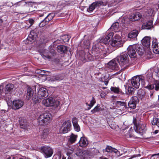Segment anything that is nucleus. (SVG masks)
I'll list each match as a JSON object with an SVG mask.
<instances>
[{
	"instance_id": "obj_49",
	"label": "nucleus",
	"mask_w": 159,
	"mask_h": 159,
	"mask_svg": "<svg viewBox=\"0 0 159 159\" xmlns=\"http://www.w3.org/2000/svg\"><path fill=\"white\" fill-rule=\"evenodd\" d=\"M73 126L75 131L79 132L80 130V128L78 124L73 125Z\"/></svg>"
},
{
	"instance_id": "obj_35",
	"label": "nucleus",
	"mask_w": 159,
	"mask_h": 159,
	"mask_svg": "<svg viewBox=\"0 0 159 159\" xmlns=\"http://www.w3.org/2000/svg\"><path fill=\"white\" fill-rule=\"evenodd\" d=\"M48 7H46L42 10H39L36 11V13L39 15V16L41 17L45 15L46 14V10H48Z\"/></svg>"
},
{
	"instance_id": "obj_54",
	"label": "nucleus",
	"mask_w": 159,
	"mask_h": 159,
	"mask_svg": "<svg viewBox=\"0 0 159 159\" xmlns=\"http://www.w3.org/2000/svg\"><path fill=\"white\" fill-rule=\"evenodd\" d=\"M36 73L41 75H44V74L45 73L44 70H37L36 71Z\"/></svg>"
},
{
	"instance_id": "obj_38",
	"label": "nucleus",
	"mask_w": 159,
	"mask_h": 159,
	"mask_svg": "<svg viewBox=\"0 0 159 159\" xmlns=\"http://www.w3.org/2000/svg\"><path fill=\"white\" fill-rule=\"evenodd\" d=\"M124 2L123 0H114L113 3L111 4V6H113L119 3L120 5Z\"/></svg>"
},
{
	"instance_id": "obj_61",
	"label": "nucleus",
	"mask_w": 159,
	"mask_h": 159,
	"mask_svg": "<svg viewBox=\"0 0 159 159\" xmlns=\"http://www.w3.org/2000/svg\"><path fill=\"white\" fill-rule=\"evenodd\" d=\"M118 156H120L121 155L120 154V152L118 151V152L115 153Z\"/></svg>"
},
{
	"instance_id": "obj_50",
	"label": "nucleus",
	"mask_w": 159,
	"mask_h": 159,
	"mask_svg": "<svg viewBox=\"0 0 159 159\" xmlns=\"http://www.w3.org/2000/svg\"><path fill=\"white\" fill-rule=\"evenodd\" d=\"M61 79L60 78V76L59 75H57L55 76H53L51 80V81H55V80H59Z\"/></svg>"
},
{
	"instance_id": "obj_62",
	"label": "nucleus",
	"mask_w": 159,
	"mask_h": 159,
	"mask_svg": "<svg viewBox=\"0 0 159 159\" xmlns=\"http://www.w3.org/2000/svg\"><path fill=\"white\" fill-rule=\"evenodd\" d=\"M141 91V92H142V96H144V95H145V92H144L143 91Z\"/></svg>"
},
{
	"instance_id": "obj_45",
	"label": "nucleus",
	"mask_w": 159,
	"mask_h": 159,
	"mask_svg": "<svg viewBox=\"0 0 159 159\" xmlns=\"http://www.w3.org/2000/svg\"><path fill=\"white\" fill-rule=\"evenodd\" d=\"M154 84L155 85V89L156 91L159 90V81L157 80L155 81Z\"/></svg>"
},
{
	"instance_id": "obj_5",
	"label": "nucleus",
	"mask_w": 159,
	"mask_h": 159,
	"mask_svg": "<svg viewBox=\"0 0 159 159\" xmlns=\"http://www.w3.org/2000/svg\"><path fill=\"white\" fill-rule=\"evenodd\" d=\"M42 103L45 106H52L54 108H56L59 105V101L54 99L52 98L44 99L43 100Z\"/></svg>"
},
{
	"instance_id": "obj_59",
	"label": "nucleus",
	"mask_w": 159,
	"mask_h": 159,
	"mask_svg": "<svg viewBox=\"0 0 159 159\" xmlns=\"http://www.w3.org/2000/svg\"><path fill=\"white\" fill-rule=\"evenodd\" d=\"M157 155H158L159 156V153H157V154H153L152 155V156H151V159H152V158L154 156H157Z\"/></svg>"
},
{
	"instance_id": "obj_11",
	"label": "nucleus",
	"mask_w": 159,
	"mask_h": 159,
	"mask_svg": "<svg viewBox=\"0 0 159 159\" xmlns=\"http://www.w3.org/2000/svg\"><path fill=\"white\" fill-rule=\"evenodd\" d=\"M71 126V123L69 120L64 122L62 124L60 128V133L64 134L67 133L70 130V128Z\"/></svg>"
},
{
	"instance_id": "obj_28",
	"label": "nucleus",
	"mask_w": 159,
	"mask_h": 159,
	"mask_svg": "<svg viewBox=\"0 0 159 159\" xmlns=\"http://www.w3.org/2000/svg\"><path fill=\"white\" fill-rule=\"evenodd\" d=\"M14 88V85L12 84H7L5 88V91L6 96V94L11 93L13 91V89Z\"/></svg>"
},
{
	"instance_id": "obj_7",
	"label": "nucleus",
	"mask_w": 159,
	"mask_h": 159,
	"mask_svg": "<svg viewBox=\"0 0 159 159\" xmlns=\"http://www.w3.org/2000/svg\"><path fill=\"white\" fill-rule=\"evenodd\" d=\"M146 79L147 80L145 82V84L143 85L144 87L149 90H152L154 88V85L152 84L150 82L153 81L154 79L152 77V75L151 72H148L146 76Z\"/></svg>"
},
{
	"instance_id": "obj_44",
	"label": "nucleus",
	"mask_w": 159,
	"mask_h": 159,
	"mask_svg": "<svg viewBox=\"0 0 159 159\" xmlns=\"http://www.w3.org/2000/svg\"><path fill=\"white\" fill-rule=\"evenodd\" d=\"M100 109L101 108L99 107L98 105H97L93 110L91 111V112L92 113H93L95 112L99 111H100Z\"/></svg>"
},
{
	"instance_id": "obj_36",
	"label": "nucleus",
	"mask_w": 159,
	"mask_h": 159,
	"mask_svg": "<svg viewBox=\"0 0 159 159\" xmlns=\"http://www.w3.org/2000/svg\"><path fill=\"white\" fill-rule=\"evenodd\" d=\"M48 133L49 131L48 129H44L42 134L41 138L43 139L46 138L48 136Z\"/></svg>"
},
{
	"instance_id": "obj_53",
	"label": "nucleus",
	"mask_w": 159,
	"mask_h": 159,
	"mask_svg": "<svg viewBox=\"0 0 159 159\" xmlns=\"http://www.w3.org/2000/svg\"><path fill=\"white\" fill-rule=\"evenodd\" d=\"M64 38H66L65 39L63 40V41L64 42H68V41L69 40V39H70V37H69L67 35H65L64 36H62V39H63Z\"/></svg>"
},
{
	"instance_id": "obj_9",
	"label": "nucleus",
	"mask_w": 159,
	"mask_h": 159,
	"mask_svg": "<svg viewBox=\"0 0 159 159\" xmlns=\"http://www.w3.org/2000/svg\"><path fill=\"white\" fill-rule=\"evenodd\" d=\"M117 61L116 58L114 59L108 63L107 69L108 72H110L113 70H118L120 69L117 63Z\"/></svg>"
},
{
	"instance_id": "obj_22",
	"label": "nucleus",
	"mask_w": 159,
	"mask_h": 159,
	"mask_svg": "<svg viewBox=\"0 0 159 159\" xmlns=\"http://www.w3.org/2000/svg\"><path fill=\"white\" fill-rule=\"evenodd\" d=\"M142 16V15L140 13L137 12L131 15L129 17V19L130 21H134L140 19Z\"/></svg>"
},
{
	"instance_id": "obj_19",
	"label": "nucleus",
	"mask_w": 159,
	"mask_h": 159,
	"mask_svg": "<svg viewBox=\"0 0 159 159\" xmlns=\"http://www.w3.org/2000/svg\"><path fill=\"white\" fill-rule=\"evenodd\" d=\"M146 125L144 124H139L136 126L135 129L136 132L138 133L143 134L146 131Z\"/></svg>"
},
{
	"instance_id": "obj_21",
	"label": "nucleus",
	"mask_w": 159,
	"mask_h": 159,
	"mask_svg": "<svg viewBox=\"0 0 159 159\" xmlns=\"http://www.w3.org/2000/svg\"><path fill=\"white\" fill-rule=\"evenodd\" d=\"M152 47L154 53L156 54H159V45L157 44V39L154 38L153 39Z\"/></svg>"
},
{
	"instance_id": "obj_63",
	"label": "nucleus",
	"mask_w": 159,
	"mask_h": 159,
	"mask_svg": "<svg viewBox=\"0 0 159 159\" xmlns=\"http://www.w3.org/2000/svg\"><path fill=\"white\" fill-rule=\"evenodd\" d=\"M153 93L152 92H151L150 93V96L152 97L153 95Z\"/></svg>"
},
{
	"instance_id": "obj_37",
	"label": "nucleus",
	"mask_w": 159,
	"mask_h": 159,
	"mask_svg": "<svg viewBox=\"0 0 159 159\" xmlns=\"http://www.w3.org/2000/svg\"><path fill=\"white\" fill-rule=\"evenodd\" d=\"M54 16V15L53 13H49L48 15H45L46 16L44 19L48 22L53 18Z\"/></svg>"
},
{
	"instance_id": "obj_6",
	"label": "nucleus",
	"mask_w": 159,
	"mask_h": 159,
	"mask_svg": "<svg viewBox=\"0 0 159 159\" xmlns=\"http://www.w3.org/2000/svg\"><path fill=\"white\" fill-rule=\"evenodd\" d=\"M116 59L121 66L124 67L125 68L128 65L129 59L128 57L127 54L121 55L117 56Z\"/></svg>"
},
{
	"instance_id": "obj_3",
	"label": "nucleus",
	"mask_w": 159,
	"mask_h": 159,
	"mask_svg": "<svg viewBox=\"0 0 159 159\" xmlns=\"http://www.w3.org/2000/svg\"><path fill=\"white\" fill-rule=\"evenodd\" d=\"M121 34L115 33V36L112 38V39L111 41L110 44L111 46L116 48L122 46L125 41L122 39L121 37Z\"/></svg>"
},
{
	"instance_id": "obj_60",
	"label": "nucleus",
	"mask_w": 159,
	"mask_h": 159,
	"mask_svg": "<svg viewBox=\"0 0 159 159\" xmlns=\"http://www.w3.org/2000/svg\"><path fill=\"white\" fill-rule=\"evenodd\" d=\"M121 22L123 23H125L126 22V21L125 19H123L121 20Z\"/></svg>"
},
{
	"instance_id": "obj_40",
	"label": "nucleus",
	"mask_w": 159,
	"mask_h": 159,
	"mask_svg": "<svg viewBox=\"0 0 159 159\" xmlns=\"http://www.w3.org/2000/svg\"><path fill=\"white\" fill-rule=\"evenodd\" d=\"M111 90L112 91L116 93H118L120 92V89L118 87H111Z\"/></svg>"
},
{
	"instance_id": "obj_51",
	"label": "nucleus",
	"mask_w": 159,
	"mask_h": 159,
	"mask_svg": "<svg viewBox=\"0 0 159 159\" xmlns=\"http://www.w3.org/2000/svg\"><path fill=\"white\" fill-rule=\"evenodd\" d=\"M72 121L73 125L78 124V119L76 117L73 118L72 119Z\"/></svg>"
},
{
	"instance_id": "obj_46",
	"label": "nucleus",
	"mask_w": 159,
	"mask_h": 159,
	"mask_svg": "<svg viewBox=\"0 0 159 159\" xmlns=\"http://www.w3.org/2000/svg\"><path fill=\"white\" fill-rule=\"evenodd\" d=\"M129 101L133 102L135 103H138V98L136 96H133L131 98Z\"/></svg>"
},
{
	"instance_id": "obj_15",
	"label": "nucleus",
	"mask_w": 159,
	"mask_h": 159,
	"mask_svg": "<svg viewBox=\"0 0 159 159\" xmlns=\"http://www.w3.org/2000/svg\"><path fill=\"white\" fill-rule=\"evenodd\" d=\"M75 154L79 157L81 159H84L89 157V152L88 150H78L75 153Z\"/></svg>"
},
{
	"instance_id": "obj_32",
	"label": "nucleus",
	"mask_w": 159,
	"mask_h": 159,
	"mask_svg": "<svg viewBox=\"0 0 159 159\" xmlns=\"http://www.w3.org/2000/svg\"><path fill=\"white\" fill-rule=\"evenodd\" d=\"M33 90L30 88H28L27 89V92L26 98L27 99L30 100L31 99L33 96Z\"/></svg>"
},
{
	"instance_id": "obj_16",
	"label": "nucleus",
	"mask_w": 159,
	"mask_h": 159,
	"mask_svg": "<svg viewBox=\"0 0 159 159\" xmlns=\"http://www.w3.org/2000/svg\"><path fill=\"white\" fill-rule=\"evenodd\" d=\"M41 55L45 59L49 60L51 58L53 54L52 52H49L48 50L42 49L39 51Z\"/></svg>"
},
{
	"instance_id": "obj_4",
	"label": "nucleus",
	"mask_w": 159,
	"mask_h": 159,
	"mask_svg": "<svg viewBox=\"0 0 159 159\" xmlns=\"http://www.w3.org/2000/svg\"><path fill=\"white\" fill-rule=\"evenodd\" d=\"M141 84L144 85L145 84V77L142 76H136L133 77L131 80V84L135 88L138 89L140 85V81Z\"/></svg>"
},
{
	"instance_id": "obj_18",
	"label": "nucleus",
	"mask_w": 159,
	"mask_h": 159,
	"mask_svg": "<svg viewBox=\"0 0 159 159\" xmlns=\"http://www.w3.org/2000/svg\"><path fill=\"white\" fill-rule=\"evenodd\" d=\"M24 102L20 100H15L12 102V108L14 110L18 109L23 105Z\"/></svg>"
},
{
	"instance_id": "obj_33",
	"label": "nucleus",
	"mask_w": 159,
	"mask_h": 159,
	"mask_svg": "<svg viewBox=\"0 0 159 159\" xmlns=\"http://www.w3.org/2000/svg\"><path fill=\"white\" fill-rule=\"evenodd\" d=\"M77 137V135H75L73 133L69 136L68 139V142L71 143H73L76 141Z\"/></svg>"
},
{
	"instance_id": "obj_12",
	"label": "nucleus",
	"mask_w": 159,
	"mask_h": 159,
	"mask_svg": "<svg viewBox=\"0 0 159 159\" xmlns=\"http://www.w3.org/2000/svg\"><path fill=\"white\" fill-rule=\"evenodd\" d=\"M137 44H134L129 46L127 48V53L129 56L131 58H135L136 56Z\"/></svg>"
},
{
	"instance_id": "obj_17",
	"label": "nucleus",
	"mask_w": 159,
	"mask_h": 159,
	"mask_svg": "<svg viewBox=\"0 0 159 159\" xmlns=\"http://www.w3.org/2000/svg\"><path fill=\"white\" fill-rule=\"evenodd\" d=\"M41 150L46 157H51L53 153L52 148L49 147H43L41 148Z\"/></svg>"
},
{
	"instance_id": "obj_23",
	"label": "nucleus",
	"mask_w": 159,
	"mask_h": 159,
	"mask_svg": "<svg viewBox=\"0 0 159 159\" xmlns=\"http://www.w3.org/2000/svg\"><path fill=\"white\" fill-rule=\"evenodd\" d=\"M113 35L114 33L113 32H111L109 33L105 37H103L101 40V41L105 44V45L104 46H105V48L106 46V44H107L110 41V39H112V38L113 37Z\"/></svg>"
},
{
	"instance_id": "obj_64",
	"label": "nucleus",
	"mask_w": 159,
	"mask_h": 159,
	"mask_svg": "<svg viewBox=\"0 0 159 159\" xmlns=\"http://www.w3.org/2000/svg\"><path fill=\"white\" fill-rule=\"evenodd\" d=\"M120 71H118V72H116V73L115 74H116V75H117V74H120Z\"/></svg>"
},
{
	"instance_id": "obj_34",
	"label": "nucleus",
	"mask_w": 159,
	"mask_h": 159,
	"mask_svg": "<svg viewBox=\"0 0 159 159\" xmlns=\"http://www.w3.org/2000/svg\"><path fill=\"white\" fill-rule=\"evenodd\" d=\"M117 107L122 108V110H125L126 108V104L124 102L117 101L116 103Z\"/></svg>"
},
{
	"instance_id": "obj_14",
	"label": "nucleus",
	"mask_w": 159,
	"mask_h": 159,
	"mask_svg": "<svg viewBox=\"0 0 159 159\" xmlns=\"http://www.w3.org/2000/svg\"><path fill=\"white\" fill-rule=\"evenodd\" d=\"M138 46H137L136 49V52L139 55L145 56H150L151 54H147V51L146 50V48L141 45L137 44ZM147 57H148L147 56Z\"/></svg>"
},
{
	"instance_id": "obj_31",
	"label": "nucleus",
	"mask_w": 159,
	"mask_h": 159,
	"mask_svg": "<svg viewBox=\"0 0 159 159\" xmlns=\"http://www.w3.org/2000/svg\"><path fill=\"white\" fill-rule=\"evenodd\" d=\"M103 152L106 151L107 152H113L115 153L118 152V151L115 148H112L111 147L108 146H107L105 149H103Z\"/></svg>"
},
{
	"instance_id": "obj_29",
	"label": "nucleus",
	"mask_w": 159,
	"mask_h": 159,
	"mask_svg": "<svg viewBox=\"0 0 159 159\" xmlns=\"http://www.w3.org/2000/svg\"><path fill=\"white\" fill-rule=\"evenodd\" d=\"M139 34V32L137 30H133L130 32L128 35L129 38L132 39L136 38Z\"/></svg>"
},
{
	"instance_id": "obj_48",
	"label": "nucleus",
	"mask_w": 159,
	"mask_h": 159,
	"mask_svg": "<svg viewBox=\"0 0 159 159\" xmlns=\"http://www.w3.org/2000/svg\"><path fill=\"white\" fill-rule=\"evenodd\" d=\"M3 91V87L2 86H0V99H2L4 98V93H2Z\"/></svg>"
},
{
	"instance_id": "obj_2",
	"label": "nucleus",
	"mask_w": 159,
	"mask_h": 159,
	"mask_svg": "<svg viewBox=\"0 0 159 159\" xmlns=\"http://www.w3.org/2000/svg\"><path fill=\"white\" fill-rule=\"evenodd\" d=\"M52 120V116L51 114L44 113L41 114L37 118V122L40 125H46L49 123Z\"/></svg>"
},
{
	"instance_id": "obj_58",
	"label": "nucleus",
	"mask_w": 159,
	"mask_h": 159,
	"mask_svg": "<svg viewBox=\"0 0 159 159\" xmlns=\"http://www.w3.org/2000/svg\"><path fill=\"white\" fill-rule=\"evenodd\" d=\"M84 45H86L87 46H89L90 45V43L89 41H87V43H84Z\"/></svg>"
},
{
	"instance_id": "obj_24",
	"label": "nucleus",
	"mask_w": 159,
	"mask_h": 159,
	"mask_svg": "<svg viewBox=\"0 0 159 159\" xmlns=\"http://www.w3.org/2000/svg\"><path fill=\"white\" fill-rule=\"evenodd\" d=\"M119 26V23L118 22H116L112 25L110 29V30L114 31L115 33H117L118 34H121V32L118 30Z\"/></svg>"
},
{
	"instance_id": "obj_1",
	"label": "nucleus",
	"mask_w": 159,
	"mask_h": 159,
	"mask_svg": "<svg viewBox=\"0 0 159 159\" xmlns=\"http://www.w3.org/2000/svg\"><path fill=\"white\" fill-rule=\"evenodd\" d=\"M92 53L94 55L96 59L102 58L106 56L108 52V49L105 46L101 45L100 43L93 45V47Z\"/></svg>"
},
{
	"instance_id": "obj_42",
	"label": "nucleus",
	"mask_w": 159,
	"mask_h": 159,
	"mask_svg": "<svg viewBox=\"0 0 159 159\" xmlns=\"http://www.w3.org/2000/svg\"><path fill=\"white\" fill-rule=\"evenodd\" d=\"M96 102L94 98L93 97L92 100L90 101V103L89 104H88V103H86V105H88L89 107H92L94 105V104Z\"/></svg>"
},
{
	"instance_id": "obj_30",
	"label": "nucleus",
	"mask_w": 159,
	"mask_h": 159,
	"mask_svg": "<svg viewBox=\"0 0 159 159\" xmlns=\"http://www.w3.org/2000/svg\"><path fill=\"white\" fill-rule=\"evenodd\" d=\"M67 50V47L64 45H59L57 47V50L60 53L65 52Z\"/></svg>"
},
{
	"instance_id": "obj_39",
	"label": "nucleus",
	"mask_w": 159,
	"mask_h": 159,
	"mask_svg": "<svg viewBox=\"0 0 159 159\" xmlns=\"http://www.w3.org/2000/svg\"><path fill=\"white\" fill-rule=\"evenodd\" d=\"M110 109L112 110V111H111V112H113L115 114H118V111L119 109L116 108V107H114V106H111L110 107ZM110 112H111V111Z\"/></svg>"
},
{
	"instance_id": "obj_41",
	"label": "nucleus",
	"mask_w": 159,
	"mask_h": 159,
	"mask_svg": "<svg viewBox=\"0 0 159 159\" xmlns=\"http://www.w3.org/2000/svg\"><path fill=\"white\" fill-rule=\"evenodd\" d=\"M48 21L45 19L40 23L39 25L40 27H42L46 25L48 23Z\"/></svg>"
},
{
	"instance_id": "obj_26",
	"label": "nucleus",
	"mask_w": 159,
	"mask_h": 159,
	"mask_svg": "<svg viewBox=\"0 0 159 159\" xmlns=\"http://www.w3.org/2000/svg\"><path fill=\"white\" fill-rule=\"evenodd\" d=\"M153 27L152 20H151L148 22L144 23L142 25V29H150Z\"/></svg>"
},
{
	"instance_id": "obj_52",
	"label": "nucleus",
	"mask_w": 159,
	"mask_h": 159,
	"mask_svg": "<svg viewBox=\"0 0 159 159\" xmlns=\"http://www.w3.org/2000/svg\"><path fill=\"white\" fill-rule=\"evenodd\" d=\"M134 90V89L132 87H129L128 89V91L129 93L132 94Z\"/></svg>"
},
{
	"instance_id": "obj_55",
	"label": "nucleus",
	"mask_w": 159,
	"mask_h": 159,
	"mask_svg": "<svg viewBox=\"0 0 159 159\" xmlns=\"http://www.w3.org/2000/svg\"><path fill=\"white\" fill-rule=\"evenodd\" d=\"M20 127L21 128H23L24 129H25L27 127V125H26V123L25 124H23L21 123V121L20 123Z\"/></svg>"
},
{
	"instance_id": "obj_27",
	"label": "nucleus",
	"mask_w": 159,
	"mask_h": 159,
	"mask_svg": "<svg viewBox=\"0 0 159 159\" xmlns=\"http://www.w3.org/2000/svg\"><path fill=\"white\" fill-rule=\"evenodd\" d=\"M80 146L82 147H84L87 146L88 144V142L86 138L81 137L79 141Z\"/></svg>"
},
{
	"instance_id": "obj_20",
	"label": "nucleus",
	"mask_w": 159,
	"mask_h": 159,
	"mask_svg": "<svg viewBox=\"0 0 159 159\" xmlns=\"http://www.w3.org/2000/svg\"><path fill=\"white\" fill-rule=\"evenodd\" d=\"M143 14L144 16H152L153 15V12L154 10L153 8L150 7H144L143 9Z\"/></svg>"
},
{
	"instance_id": "obj_8",
	"label": "nucleus",
	"mask_w": 159,
	"mask_h": 159,
	"mask_svg": "<svg viewBox=\"0 0 159 159\" xmlns=\"http://www.w3.org/2000/svg\"><path fill=\"white\" fill-rule=\"evenodd\" d=\"M48 95V93L47 89L44 88H40L36 93L37 99L36 101L38 102L39 99H42L44 98L47 97Z\"/></svg>"
},
{
	"instance_id": "obj_25",
	"label": "nucleus",
	"mask_w": 159,
	"mask_h": 159,
	"mask_svg": "<svg viewBox=\"0 0 159 159\" xmlns=\"http://www.w3.org/2000/svg\"><path fill=\"white\" fill-rule=\"evenodd\" d=\"M101 5V2L100 1L93 2L89 6V9H87V10L88 12H92L95 8L98 7H99Z\"/></svg>"
},
{
	"instance_id": "obj_56",
	"label": "nucleus",
	"mask_w": 159,
	"mask_h": 159,
	"mask_svg": "<svg viewBox=\"0 0 159 159\" xmlns=\"http://www.w3.org/2000/svg\"><path fill=\"white\" fill-rule=\"evenodd\" d=\"M29 23L30 24V25H31L34 23V20L31 19H29Z\"/></svg>"
},
{
	"instance_id": "obj_10",
	"label": "nucleus",
	"mask_w": 159,
	"mask_h": 159,
	"mask_svg": "<svg viewBox=\"0 0 159 159\" xmlns=\"http://www.w3.org/2000/svg\"><path fill=\"white\" fill-rule=\"evenodd\" d=\"M38 30L37 29L31 30L26 39V42L29 44H31L34 42L38 36Z\"/></svg>"
},
{
	"instance_id": "obj_47",
	"label": "nucleus",
	"mask_w": 159,
	"mask_h": 159,
	"mask_svg": "<svg viewBox=\"0 0 159 159\" xmlns=\"http://www.w3.org/2000/svg\"><path fill=\"white\" fill-rule=\"evenodd\" d=\"M132 102L131 101H129L128 103V106L130 108L134 109L136 107V104L134 103L132 104Z\"/></svg>"
},
{
	"instance_id": "obj_43",
	"label": "nucleus",
	"mask_w": 159,
	"mask_h": 159,
	"mask_svg": "<svg viewBox=\"0 0 159 159\" xmlns=\"http://www.w3.org/2000/svg\"><path fill=\"white\" fill-rule=\"evenodd\" d=\"M89 57L88 58V60H86L85 58H82L81 59V60L84 62H85L87 61H92L93 60V58L91 57V55L89 54L88 55Z\"/></svg>"
},
{
	"instance_id": "obj_13",
	"label": "nucleus",
	"mask_w": 159,
	"mask_h": 159,
	"mask_svg": "<svg viewBox=\"0 0 159 159\" xmlns=\"http://www.w3.org/2000/svg\"><path fill=\"white\" fill-rule=\"evenodd\" d=\"M150 38L149 37H145L142 40L143 46L146 48L147 51V54H151L150 46Z\"/></svg>"
},
{
	"instance_id": "obj_57",
	"label": "nucleus",
	"mask_w": 159,
	"mask_h": 159,
	"mask_svg": "<svg viewBox=\"0 0 159 159\" xmlns=\"http://www.w3.org/2000/svg\"><path fill=\"white\" fill-rule=\"evenodd\" d=\"M74 150V149L73 148H71V149H69L68 150V153L71 154L73 152Z\"/></svg>"
}]
</instances>
